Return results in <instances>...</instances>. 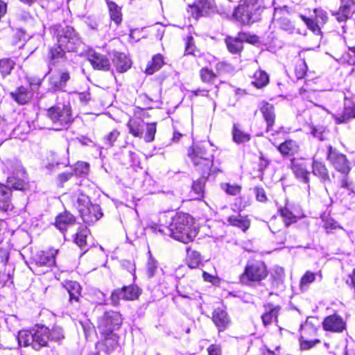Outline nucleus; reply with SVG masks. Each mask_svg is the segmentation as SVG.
<instances>
[{"label": "nucleus", "mask_w": 355, "mask_h": 355, "mask_svg": "<svg viewBox=\"0 0 355 355\" xmlns=\"http://www.w3.org/2000/svg\"><path fill=\"white\" fill-rule=\"evenodd\" d=\"M193 219L188 214L178 213L175 216L171 212L160 213L157 232L168 235L174 239L188 243L196 236L198 232L193 227Z\"/></svg>", "instance_id": "obj_1"}, {"label": "nucleus", "mask_w": 355, "mask_h": 355, "mask_svg": "<svg viewBox=\"0 0 355 355\" xmlns=\"http://www.w3.org/2000/svg\"><path fill=\"white\" fill-rule=\"evenodd\" d=\"M83 45L78 34L70 26L58 31L57 44L49 51V64H55L64 60L66 51H77Z\"/></svg>", "instance_id": "obj_2"}, {"label": "nucleus", "mask_w": 355, "mask_h": 355, "mask_svg": "<svg viewBox=\"0 0 355 355\" xmlns=\"http://www.w3.org/2000/svg\"><path fill=\"white\" fill-rule=\"evenodd\" d=\"M265 10L263 0H243L235 8L233 17L243 25L258 21Z\"/></svg>", "instance_id": "obj_3"}, {"label": "nucleus", "mask_w": 355, "mask_h": 355, "mask_svg": "<svg viewBox=\"0 0 355 355\" xmlns=\"http://www.w3.org/2000/svg\"><path fill=\"white\" fill-rule=\"evenodd\" d=\"M188 156L196 170L203 175H209L211 172L221 171L218 168L212 169L214 155L207 151V147L204 144L193 145L188 150Z\"/></svg>", "instance_id": "obj_4"}, {"label": "nucleus", "mask_w": 355, "mask_h": 355, "mask_svg": "<svg viewBox=\"0 0 355 355\" xmlns=\"http://www.w3.org/2000/svg\"><path fill=\"white\" fill-rule=\"evenodd\" d=\"M49 329L44 326L31 330H21L18 334V342L21 346H31L38 350L46 346L49 340Z\"/></svg>", "instance_id": "obj_5"}, {"label": "nucleus", "mask_w": 355, "mask_h": 355, "mask_svg": "<svg viewBox=\"0 0 355 355\" xmlns=\"http://www.w3.org/2000/svg\"><path fill=\"white\" fill-rule=\"evenodd\" d=\"M268 275L265 263L261 261H248L245 266L244 272L240 276L241 283L248 284L250 282H258L264 279Z\"/></svg>", "instance_id": "obj_6"}, {"label": "nucleus", "mask_w": 355, "mask_h": 355, "mask_svg": "<svg viewBox=\"0 0 355 355\" xmlns=\"http://www.w3.org/2000/svg\"><path fill=\"white\" fill-rule=\"evenodd\" d=\"M47 116L55 125V130H62L73 121L69 105L58 104L47 110Z\"/></svg>", "instance_id": "obj_7"}, {"label": "nucleus", "mask_w": 355, "mask_h": 355, "mask_svg": "<svg viewBox=\"0 0 355 355\" xmlns=\"http://www.w3.org/2000/svg\"><path fill=\"white\" fill-rule=\"evenodd\" d=\"M122 324L121 315L119 312L110 311L105 312L98 320V329L101 334L113 332Z\"/></svg>", "instance_id": "obj_8"}, {"label": "nucleus", "mask_w": 355, "mask_h": 355, "mask_svg": "<svg viewBox=\"0 0 355 355\" xmlns=\"http://www.w3.org/2000/svg\"><path fill=\"white\" fill-rule=\"evenodd\" d=\"M141 294L139 287L135 285L124 286L121 289L114 290L110 296L112 304L114 306L119 304L121 299L126 300H134L138 298Z\"/></svg>", "instance_id": "obj_9"}, {"label": "nucleus", "mask_w": 355, "mask_h": 355, "mask_svg": "<svg viewBox=\"0 0 355 355\" xmlns=\"http://www.w3.org/2000/svg\"><path fill=\"white\" fill-rule=\"evenodd\" d=\"M327 159L338 171L342 173H347L350 171L346 156L333 149L331 146H328Z\"/></svg>", "instance_id": "obj_10"}, {"label": "nucleus", "mask_w": 355, "mask_h": 355, "mask_svg": "<svg viewBox=\"0 0 355 355\" xmlns=\"http://www.w3.org/2000/svg\"><path fill=\"white\" fill-rule=\"evenodd\" d=\"M254 36H249L247 33H240L236 37H227L225 44L228 51L234 54L239 53L243 49V42H253Z\"/></svg>", "instance_id": "obj_11"}, {"label": "nucleus", "mask_w": 355, "mask_h": 355, "mask_svg": "<svg viewBox=\"0 0 355 355\" xmlns=\"http://www.w3.org/2000/svg\"><path fill=\"white\" fill-rule=\"evenodd\" d=\"M354 8L355 0H340L338 10L332 12V15L335 17L338 22L345 23L352 16Z\"/></svg>", "instance_id": "obj_12"}, {"label": "nucleus", "mask_w": 355, "mask_h": 355, "mask_svg": "<svg viewBox=\"0 0 355 355\" xmlns=\"http://www.w3.org/2000/svg\"><path fill=\"white\" fill-rule=\"evenodd\" d=\"M80 214L84 223L89 225L95 223L103 216L100 207L95 204L82 208Z\"/></svg>", "instance_id": "obj_13"}, {"label": "nucleus", "mask_w": 355, "mask_h": 355, "mask_svg": "<svg viewBox=\"0 0 355 355\" xmlns=\"http://www.w3.org/2000/svg\"><path fill=\"white\" fill-rule=\"evenodd\" d=\"M89 61L93 68L97 70L109 71L110 62L109 59L104 55L94 52L89 55Z\"/></svg>", "instance_id": "obj_14"}, {"label": "nucleus", "mask_w": 355, "mask_h": 355, "mask_svg": "<svg viewBox=\"0 0 355 355\" xmlns=\"http://www.w3.org/2000/svg\"><path fill=\"white\" fill-rule=\"evenodd\" d=\"M322 324L324 330L334 332L343 331L345 326L343 319L337 315H331L327 317Z\"/></svg>", "instance_id": "obj_15"}, {"label": "nucleus", "mask_w": 355, "mask_h": 355, "mask_svg": "<svg viewBox=\"0 0 355 355\" xmlns=\"http://www.w3.org/2000/svg\"><path fill=\"white\" fill-rule=\"evenodd\" d=\"M292 171L296 178L302 182L308 184L309 182V173L306 169V165L304 160L297 159L292 161Z\"/></svg>", "instance_id": "obj_16"}, {"label": "nucleus", "mask_w": 355, "mask_h": 355, "mask_svg": "<svg viewBox=\"0 0 355 355\" xmlns=\"http://www.w3.org/2000/svg\"><path fill=\"white\" fill-rule=\"evenodd\" d=\"M191 10L196 17L207 15L214 12L213 3L211 0H198L191 6Z\"/></svg>", "instance_id": "obj_17"}, {"label": "nucleus", "mask_w": 355, "mask_h": 355, "mask_svg": "<svg viewBox=\"0 0 355 355\" xmlns=\"http://www.w3.org/2000/svg\"><path fill=\"white\" fill-rule=\"evenodd\" d=\"M69 78L70 75L67 71H62L59 74L52 75L49 78L51 88L54 91L62 90Z\"/></svg>", "instance_id": "obj_18"}, {"label": "nucleus", "mask_w": 355, "mask_h": 355, "mask_svg": "<svg viewBox=\"0 0 355 355\" xmlns=\"http://www.w3.org/2000/svg\"><path fill=\"white\" fill-rule=\"evenodd\" d=\"M285 12L286 10H284L275 8L274 12V21L281 29L288 33H292L294 30V26L286 17L281 15L282 12Z\"/></svg>", "instance_id": "obj_19"}, {"label": "nucleus", "mask_w": 355, "mask_h": 355, "mask_svg": "<svg viewBox=\"0 0 355 355\" xmlns=\"http://www.w3.org/2000/svg\"><path fill=\"white\" fill-rule=\"evenodd\" d=\"M58 250H51L49 252H42L35 259V264L38 266L51 267L54 265L55 256Z\"/></svg>", "instance_id": "obj_20"}, {"label": "nucleus", "mask_w": 355, "mask_h": 355, "mask_svg": "<svg viewBox=\"0 0 355 355\" xmlns=\"http://www.w3.org/2000/svg\"><path fill=\"white\" fill-rule=\"evenodd\" d=\"M279 309V306L272 304L265 306V312L261 316L263 323L265 326L269 325L273 322H277Z\"/></svg>", "instance_id": "obj_21"}, {"label": "nucleus", "mask_w": 355, "mask_h": 355, "mask_svg": "<svg viewBox=\"0 0 355 355\" xmlns=\"http://www.w3.org/2000/svg\"><path fill=\"white\" fill-rule=\"evenodd\" d=\"M112 61L119 72H125L129 69L131 66L130 59L122 53H114Z\"/></svg>", "instance_id": "obj_22"}, {"label": "nucleus", "mask_w": 355, "mask_h": 355, "mask_svg": "<svg viewBox=\"0 0 355 355\" xmlns=\"http://www.w3.org/2000/svg\"><path fill=\"white\" fill-rule=\"evenodd\" d=\"M212 320L214 324L222 331L228 325L230 320L225 311L220 308L216 309L212 314Z\"/></svg>", "instance_id": "obj_23"}, {"label": "nucleus", "mask_w": 355, "mask_h": 355, "mask_svg": "<svg viewBox=\"0 0 355 355\" xmlns=\"http://www.w3.org/2000/svg\"><path fill=\"white\" fill-rule=\"evenodd\" d=\"M277 149L282 155L291 156L299 152L300 146L297 141L288 139L279 145Z\"/></svg>", "instance_id": "obj_24"}, {"label": "nucleus", "mask_w": 355, "mask_h": 355, "mask_svg": "<svg viewBox=\"0 0 355 355\" xmlns=\"http://www.w3.org/2000/svg\"><path fill=\"white\" fill-rule=\"evenodd\" d=\"M261 112L267 123V131H270L275 120L274 107L268 103H263L261 107Z\"/></svg>", "instance_id": "obj_25"}, {"label": "nucleus", "mask_w": 355, "mask_h": 355, "mask_svg": "<svg viewBox=\"0 0 355 355\" xmlns=\"http://www.w3.org/2000/svg\"><path fill=\"white\" fill-rule=\"evenodd\" d=\"M312 169L313 175L318 176L324 184L330 181L327 168L323 163L313 159Z\"/></svg>", "instance_id": "obj_26"}, {"label": "nucleus", "mask_w": 355, "mask_h": 355, "mask_svg": "<svg viewBox=\"0 0 355 355\" xmlns=\"http://www.w3.org/2000/svg\"><path fill=\"white\" fill-rule=\"evenodd\" d=\"M12 98L19 104L24 105L29 102L32 93L23 86L19 87L15 92L10 93Z\"/></svg>", "instance_id": "obj_27"}, {"label": "nucleus", "mask_w": 355, "mask_h": 355, "mask_svg": "<svg viewBox=\"0 0 355 355\" xmlns=\"http://www.w3.org/2000/svg\"><path fill=\"white\" fill-rule=\"evenodd\" d=\"M75 218L73 215L67 211H64L59 214L55 219V226L60 231L65 230L67 227L73 224Z\"/></svg>", "instance_id": "obj_28"}, {"label": "nucleus", "mask_w": 355, "mask_h": 355, "mask_svg": "<svg viewBox=\"0 0 355 355\" xmlns=\"http://www.w3.org/2000/svg\"><path fill=\"white\" fill-rule=\"evenodd\" d=\"M227 220L230 225L241 229L243 232H245L250 225V221L248 217L239 214L228 216Z\"/></svg>", "instance_id": "obj_29"}, {"label": "nucleus", "mask_w": 355, "mask_h": 355, "mask_svg": "<svg viewBox=\"0 0 355 355\" xmlns=\"http://www.w3.org/2000/svg\"><path fill=\"white\" fill-rule=\"evenodd\" d=\"M11 205V189L0 185V209L6 211Z\"/></svg>", "instance_id": "obj_30"}, {"label": "nucleus", "mask_w": 355, "mask_h": 355, "mask_svg": "<svg viewBox=\"0 0 355 355\" xmlns=\"http://www.w3.org/2000/svg\"><path fill=\"white\" fill-rule=\"evenodd\" d=\"M232 135L233 141L238 144L248 142L251 138L250 134L244 132L239 125L236 123L233 125Z\"/></svg>", "instance_id": "obj_31"}, {"label": "nucleus", "mask_w": 355, "mask_h": 355, "mask_svg": "<svg viewBox=\"0 0 355 355\" xmlns=\"http://www.w3.org/2000/svg\"><path fill=\"white\" fill-rule=\"evenodd\" d=\"M65 288L69 295V301L78 302L80 295L81 287L80 285L76 282H67L65 284Z\"/></svg>", "instance_id": "obj_32"}, {"label": "nucleus", "mask_w": 355, "mask_h": 355, "mask_svg": "<svg viewBox=\"0 0 355 355\" xmlns=\"http://www.w3.org/2000/svg\"><path fill=\"white\" fill-rule=\"evenodd\" d=\"M252 84L257 88H262L266 86L269 82L268 75L263 71H257L253 76Z\"/></svg>", "instance_id": "obj_33"}, {"label": "nucleus", "mask_w": 355, "mask_h": 355, "mask_svg": "<svg viewBox=\"0 0 355 355\" xmlns=\"http://www.w3.org/2000/svg\"><path fill=\"white\" fill-rule=\"evenodd\" d=\"M187 261L189 268H198L202 262L200 254L198 251L187 249Z\"/></svg>", "instance_id": "obj_34"}, {"label": "nucleus", "mask_w": 355, "mask_h": 355, "mask_svg": "<svg viewBox=\"0 0 355 355\" xmlns=\"http://www.w3.org/2000/svg\"><path fill=\"white\" fill-rule=\"evenodd\" d=\"M208 176L209 175H203L201 174V178L193 182L192 191L196 195V198L198 199L203 196L206 179Z\"/></svg>", "instance_id": "obj_35"}, {"label": "nucleus", "mask_w": 355, "mask_h": 355, "mask_svg": "<svg viewBox=\"0 0 355 355\" xmlns=\"http://www.w3.org/2000/svg\"><path fill=\"white\" fill-rule=\"evenodd\" d=\"M104 336V345L107 348V352L114 350L118 346V337L113 332H107L102 334Z\"/></svg>", "instance_id": "obj_36"}, {"label": "nucleus", "mask_w": 355, "mask_h": 355, "mask_svg": "<svg viewBox=\"0 0 355 355\" xmlns=\"http://www.w3.org/2000/svg\"><path fill=\"white\" fill-rule=\"evenodd\" d=\"M107 6L109 8L110 15L116 24H119L121 21V8L114 2L107 1Z\"/></svg>", "instance_id": "obj_37"}, {"label": "nucleus", "mask_w": 355, "mask_h": 355, "mask_svg": "<svg viewBox=\"0 0 355 355\" xmlns=\"http://www.w3.org/2000/svg\"><path fill=\"white\" fill-rule=\"evenodd\" d=\"M316 279V274L309 270L306 271L300 279V288L302 291L307 290L309 285Z\"/></svg>", "instance_id": "obj_38"}, {"label": "nucleus", "mask_w": 355, "mask_h": 355, "mask_svg": "<svg viewBox=\"0 0 355 355\" xmlns=\"http://www.w3.org/2000/svg\"><path fill=\"white\" fill-rule=\"evenodd\" d=\"M352 118H355V108L350 107H345L342 114L335 115L337 123H346Z\"/></svg>", "instance_id": "obj_39"}, {"label": "nucleus", "mask_w": 355, "mask_h": 355, "mask_svg": "<svg viewBox=\"0 0 355 355\" xmlns=\"http://www.w3.org/2000/svg\"><path fill=\"white\" fill-rule=\"evenodd\" d=\"M282 218L284 220L286 227L297 221L300 217L294 215L287 207L282 208L279 210Z\"/></svg>", "instance_id": "obj_40"}, {"label": "nucleus", "mask_w": 355, "mask_h": 355, "mask_svg": "<svg viewBox=\"0 0 355 355\" xmlns=\"http://www.w3.org/2000/svg\"><path fill=\"white\" fill-rule=\"evenodd\" d=\"M15 63L10 58H3L0 60V73L5 77L9 75L14 68Z\"/></svg>", "instance_id": "obj_41"}, {"label": "nucleus", "mask_w": 355, "mask_h": 355, "mask_svg": "<svg viewBox=\"0 0 355 355\" xmlns=\"http://www.w3.org/2000/svg\"><path fill=\"white\" fill-rule=\"evenodd\" d=\"M129 132L135 137H141L143 134V125L140 121L130 120L128 123Z\"/></svg>", "instance_id": "obj_42"}, {"label": "nucleus", "mask_w": 355, "mask_h": 355, "mask_svg": "<svg viewBox=\"0 0 355 355\" xmlns=\"http://www.w3.org/2000/svg\"><path fill=\"white\" fill-rule=\"evenodd\" d=\"M89 230L87 228H80L76 234L75 242L80 248H83L86 245V239Z\"/></svg>", "instance_id": "obj_43"}, {"label": "nucleus", "mask_w": 355, "mask_h": 355, "mask_svg": "<svg viewBox=\"0 0 355 355\" xmlns=\"http://www.w3.org/2000/svg\"><path fill=\"white\" fill-rule=\"evenodd\" d=\"M221 189L227 194L236 196L240 193L241 187L238 184H231L230 183H222Z\"/></svg>", "instance_id": "obj_44"}, {"label": "nucleus", "mask_w": 355, "mask_h": 355, "mask_svg": "<svg viewBox=\"0 0 355 355\" xmlns=\"http://www.w3.org/2000/svg\"><path fill=\"white\" fill-rule=\"evenodd\" d=\"M200 78L202 82L209 83L214 82L216 75L208 68H202L200 71Z\"/></svg>", "instance_id": "obj_45"}, {"label": "nucleus", "mask_w": 355, "mask_h": 355, "mask_svg": "<svg viewBox=\"0 0 355 355\" xmlns=\"http://www.w3.org/2000/svg\"><path fill=\"white\" fill-rule=\"evenodd\" d=\"M76 202H77V209L78 211L80 212L82 208L87 207L90 204H92L89 201V199L87 196L83 194V193H79L76 196Z\"/></svg>", "instance_id": "obj_46"}, {"label": "nucleus", "mask_w": 355, "mask_h": 355, "mask_svg": "<svg viewBox=\"0 0 355 355\" xmlns=\"http://www.w3.org/2000/svg\"><path fill=\"white\" fill-rule=\"evenodd\" d=\"M51 338L52 340H59L64 338V334L63 329L58 326L54 325L51 331L49 333V338Z\"/></svg>", "instance_id": "obj_47"}, {"label": "nucleus", "mask_w": 355, "mask_h": 355, "mask_svg": "<svg viewBox=\"0 0 355 355\" xmlns=\"http://www.w3.org/2000/svg\"><path fill=\"white\" fill-rule=\"evenodd\" d=\"M323 227L326 230L327 233L331 232L332 230L339 227L341 228L333 218L329 217H322Z\"/></svg>", "instance_id": "obj_48"}, {"label": "nucleus", "mask_w": 355, "mask_h": 355, "mask_svg": "<svg viewBox=\"0 0 355 355\" xmlns=\"http://www.w3.org/2000/svg\"><path fill=\"white\" fill-rule=\"evenodd\" d=\"M303 21L306 24L307 27L312 31L315 35H320L321 33L320 28L318 25V22L314 21L313 19L302 17Z\"/></svg>", "instance_id": "obj_49"}, {"label": "nucleus", "mask_w": 355, "mask_h": 355, "mask_svg": "<svg viewBox=\"0 0 355 355\" xmlns=\"http://www.w3.org/2000/svg\"><path fill=\"white\" fill-rule=\"evenodd\" d=\"M307 67L304 61L299 62L295 67V75L297 79H302L306 75Z\"/></svg>", "instance_id": "obj_50"}, {"label": "nucleus", "mask_w": 355, "mask_h": 355, "mask_svg": "<svg viewBox=\"0 0 355 355\" xmlns=\"http://www.w3.org/2000/svg\"><path fill=\"white\" fill-rule=\"evenodd\" d=\"M8 184L16 190H24L26 188V182L22 180H16L14 177L8 178Z\"/></svg>", "instance_id": "obj_51"}, {"label": "nucleus", "mask_w": 355, "mask_h": 355, "mask_svg": "<svg viewBox=\"0 0 355 355\" xmlns=\"http://www.w3.org/2000/svg\"><path fill=\"white\" fill-rule=\"evenodd\" d=\"M89 171V164L86 162H78L76 164L74 173L76 175L87 174Z\"/></svg>", "instance_id": "obj_52"}, {"label": "nucleus", "mask_w": 355, "mask_h": 355, "mask_svg": "<svg viewBox=\"0 0 355 355\" xmlns=\"http://www.w3.org/2000/svg\"><path fill=\"white\" fill-rule=\"evenodd\" d=\"M155 124L150 123L148 124L146 127V131L144 135V139L146 142L153 141L155 139Z\"/></svg>", "instance_id": "obj_53"}, {"label": "nucleus", "mask_w": 355, "mask_h": 355, "mask_svg": "<svg viewBox=\"0 0 355 355\" xmlns=\"http://www.w3.org/2000/svg\"><path fill=\"white\" fill-rule=\"evenodd\" d=\"M315 19L319 24H324L327 21V12L322 10H315Z\"/></svg>", "instance_id": "obj_54"}, {"label": "nucleus", "mask_w": 355, "mask_h": 355, "mask_svg": "<svg viewBox=\"0 0 355 355\" xmlns=\"http://www.w3.org/2000/svg\"><path fill=\"white\" fill-rule=\"evenodd\" d=\"M119 136V132L116 130H112L109 135L106 137L105 140L109 146H112L114 142L116 140L118 137Z\"/></svg>", "instance_id": "obj_55"}, {"label": "nucleus", "mask_w": 355, "mask_h": 355, "mask_svg": "<svg viewBox=\"0 0 355 355\" xmlns=\"http://www.w3.org/2000/svg\"><path fill=\"white\" fill-rule=\"evenodd\" d=\"M148 253L150 254V259L147 264V274L148 277L151 278L154 276L155 266L154 261L152 259V254L150 252L148 251Z\"/></svg>", "instance_id": "obj_56"}, {"label": "nucleus", "mask_w": 355, "mask_h": 355, "mask_svg": "<svg viewBox=\"0 0 355 355\" xmlns=\"http://www.w3.org/2000/svg\"><path fill=\"white\" fill-rule=\"evenodd\" d=\"M319 340H300V348L304 350H307L313 347L315 344L319 343Z\"/></svg>", "instance_id": "obj_57"}, {"label": "nucleus", "mask_w": 355, "mask_h": 355, "mask_svg": "<svg viewBox=\"0 0 355 355\" xmlns=\"http://www.w3.org/2000/svg\"><path fill=\"white\" fill-rule=\"evenodd\" d=\"M209 355H221V347L218 345L212 344L207 349Z\"/></svg>", "instance_id": "obj_58"}, {"label": "nucleus", "mask_w": 355, "mask_h": 355, "mask_svg": "<svg viewBox=\"0 0 355 355\" xmlns=\"http://www.w3.org/2000/svg\"><path fill=\"white\" fill-rule=\"evenodd\" d=\"M256 196L257 200L259 202H265L267 200L265 191L261 188L256 189Z\"/></svg>", "instance_id": "obj_59"}, {"label": "nucleus", "mask_w": 355, "mask_h": 355, "mask_svg": "<svg viewBox=\"0 0 355 355\" xmlns=\"http://www.w3.org/2000/svg\"><path fill=\"white\" fill-rule=\"evenodd\" d=\"M187 46L185 49V52L187 54H192L193 52V39L192 37H189L187 41Z\"/></svg>", "instance_id": "obj_60"}, {"label": "nucleus", "mask_w": 355, "mask_h": 355, "mask_svg": "<svg viewBox=\"0 0 355 355\" xmlns=\"http://www.w3.org/2000/svg\"><path fill=\"white\" fill-rule=\"evenodd\" d=\"M27 80L31 87H38L42 83V80L39 78L27 77Z\"/></svg>", "instance_id": "obj_61"}, {"label": "nucleus", "mask_w": 355, "mask_h": 355, "mask_svg": "<svg viewBox=\"0 0 355 355\" xmlns=\"http://www.w3.org/2000/svg\"><path fill=\"white\" fill-rule=\"evenodd\" d=\"M346 284L355 289V268L353 270L352 274L349 275L348 279L346 280Z\"/></svg>", "instance_id": "obj_62"}, {"label": "nucleus", "mask_w": 355, "mask_h": 355, "mask_svg": "<svg viewBox=\"0 0 355 355\" xmlns=\"http://www.w3.org/2000/svg\"><path fill=\"white\" fill-rule=\"evenodd\" d=\"M73 175L71 172H64L58 175V178L61 182H65L69 180Z\"/></svg>", "instance_id": "obj_63"}, {"label": "nucleus", "mask_w": 355, "mask_h": 355, "mask_svg": "<svg viewBox=\"0 0 355 355\" xmlns=\"http://www.w3.org/2000/svg\"><path fill=\"white\" fill-rule=\"evenodd\" d=\"M152 64L146 69V73L148 74V75H151V74H153L155 71V67L154 65L155 62V55H153L152 57Z\"/></svg>", "instance_id": "obj_64"}]
</instances>
